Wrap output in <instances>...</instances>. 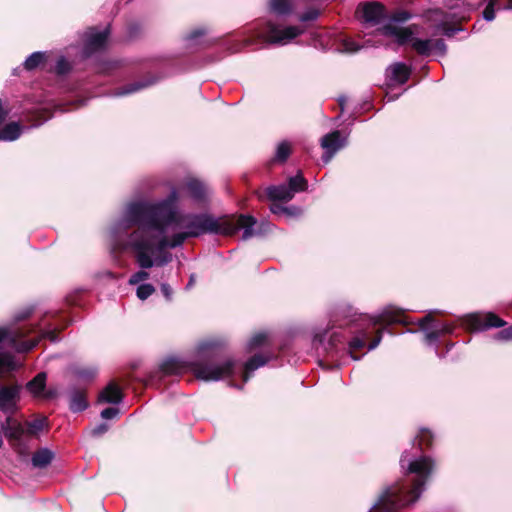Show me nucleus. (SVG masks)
<instances>
[{"mask_svg":"<svg viewBox=\"0 0 512 512\" xmlns=\"http://www.w3.org/2000/svg\"><path fill=\"white\" fill-rule=\"evenodd\" d=\"M177 201L178 192L173 188L163 200L128 203L110 228L111 250L131 253L142 268L163 267L173 259L168 249L180 247L188 238L203 234L230 236L239 229L244 230L243 240L256 234L253 216L240 215L233 222L208 213L180 214Z\"/></svg>","mask_w":512,"mask_h":512,"instance_id":"1","label":"nucleus"},{"mask_svg":"<svg viewBox=\"0 0 512 512\" xmlns=\"http://www.w3.org/2000/svg\"><path fill=\"white\" fill-rule=\"evenodd\" d=\"M400 465L405 474H414V479L410 484L386 487L369 512H398L400 507L413 504L421 496L434 468L432 459L405 451L401 456Z\"/></svg>","mask_w":512,"mask_h":512,"instance_id":"2","label":"nucleus"},{"mask_svg":"<svg viewBox=\"0 0 512 512\" xmlns=\"http://www.w3.org/2000/svg\"><path fill=\"white\" fill-rule=\"evenodd\" d=\"M190 368L197 379L219 381L235 374L236 362L225 359L223 348L215 341L202 342L198 347V359L185 362L179 358H168L160 366L163 374H181Z\"/></svg>","mask_w":512,"mask_h":512,"instance_id":"3","label":"nucleus"},{"mask_svg":"<svg viewBox=\"0 0 512 512\" xmlns=\"http://www.w3.org/2000/svg\"><path fill=\"white\" fill-rule=\"evenodd\" d=\"M41 338L56 342L58 337L55 326L53 324L30 328L0 326V372L5 368H11L13 364L11 355L4 351L5 349L26 353L35 348Z\"/></svg>","mask_w":512,"mask_h":512,"instance_id":"4","label":"nucleus"},{"mask_svg":"<svg viewBox=\"0 0 512 512\" xmlns=\"http://www.w3.org/2000/svg\"><path fill=\"white\" fill-rule=\"evenodd\" d=\"M45 427V417L36 418L32 421L22 423L17 419L8 416L1 424V429L5 437L19 452H23L26 449V439L38 436Z\"/></svg>","mask_w":512,"mask_h":512,"instance_id":"5","label":"nucleus"},{"mask_svg":"<svg viewBox=\"0 0 512 512\" xmlns=\"http://www.w3.org/2000/svg\"><path fill=\"white\" fill-rule=\"evenodd\" d=\"M381 30L384 35L395 37L399 45L409 43L413 50L421 56H429L432 52V40L414 37L410 28H398L389 23Z\"/></svg>","mask_w":512,"mask_h":512,"instance_id":"6","label":"nucleus"},{"mask_svg":"<svg viewBox=\"0 0 512 512\" xmlns=\"http://www.w3.org/2000/svg\"><path fill=\"white\" fill-rule=\"evenodd\" d=\"M302 32L303 30L296 26H282L268 21L258 35L271 44L286 45Z\"/></svg>","mask_w":512,"mask_h":512,"instance_id":"7","label":"nucleus"},{"mask_svg":"<svg viewBox=\"0 0 512 512\" xmlns=\"http://www.w3.org/2000/svg\"><path fill=\"white\" fill-rule=\"evenodd\" d=\"M356 17L363 23L374 26L387 18L385 7L375 1L363 2L357 6Z\"/></svg>","mask_w":512,"mask_h":512,"instance_id":"8","label":"nucleus"},{"mask_svg":"<svg viewBox=\"0 0 512 512\" xmlns=\"http://www.w3.org/2000/svg\"><path fill=\"white\" fill-rule=\"evenodd\" d=\"M465 324L472 330L482 331L489 328L503 327L506 322L496 314L489 312L486 314H470L466 317Z\"/></svg>","mask_w":512,"mask_h":512,"instance_id":"9","label":"nucleus"},{"mask_svg":"<svg viewBox=\"0 0 512 512\" xmlns=\"http://www.w3.org/2000/svg\"><path fill=\"white\" fill-rule=\"evenodd\" d=\"M109 33V26L101 31L96 28H90L86 33V38L84 41V56L90 57L92 54L103 50L105 48Z\"/></svg>","mask_w":512,"mask_h":512,"instance_id":"10","label":"nucleus"},{"mask_svg":"<svg viewBox=\"0 0 512 512\" xmlns=\"http://www.w3.org/2000/svg\"><path fill=\"white\" fill-rule=\"evenodd\" d=\"M347 137H342L340 131L336 130L324 135L321 138V147L324 149L322 161L328 164L333 156L346 145Z\"/></svg>","mask_w":512,"mask_h":512,"instance_id":"11","label":"nucleus"},{"mask_svg":"<svg viewBox=\"0 0 512 512\" xmlns=\"http://www.w3.org/2000/svg\"><path fill=\"white\" fill-rule=\"evenodd\" d=\"M19 392L18 386H0V411L13 414L17 409Z\"/></svg>","mask_w":512,"mask_h":512,"instance_id":"12","label":"nucleus"},{"mask_svg":"<svg viewBox=\"0 0 512 512\" xmlns=\"http://www.w3.org/2000/svg\"><path fill=\"white\" fill-rule=\"evenodd\" d=\"M386 73L391 82L403 85L409 79L411 69L403 62H396L387 68Z\"/></svg>","mask_w":512,"mask_h":512,"instance_id":"13","label":"nucleus"},{"mask_svg":"<svg viewBox=\"0 0 512 512\" xmlns=\"http://www.w3.org/2000/svg\"><path fill=\"white\" fill-rule=\"evenodd\" d=\"M186 190L195 202H204L209 194V189L202 181L190 178L185 183Z\"/></svg>","mask_w":512,"mask_h":512,"instance_id":"14","label":"nucleus"},{"mask_svg":"<svg viewBox=\"0 0 512 512\" xmlns=\"http://www.w3.org/2000/svg\"><path fill=\"white\" fill-rule=\"evenodd\" d=\"M431 321H432V316L427 315V316L423 317L421 320H419V327L424 332L425 342L428 345L435 346V352H436V354H438L437 343L441 336L439 334V331H437V329L434 327V325L431 324Z\"/></svg>","mask_w":512,"mask_h":512,"instance_id":"15","label":"nucleus"},{"mask_svg":"<svg viewBox=\"0 0 512 512\" xmlns=\"http://www.w3.org/2000/svg\"><path fill=\"white\" fill-rule=\"evenodd\" d=\"M88 407L86 392L83 389L73 387L69 391V408L72 412H82Z\"/></svg>","mask_w":512,"mask_h":512,"instance_id":"16","label":"nucleus"},{"mask_svg":"<svg viewBox=\"0 0 512 512\" xmlns=\"http://www.w3.org/2000/svg\"><path fill=\"white\" fill-rule=\"evenodd\" d=\"M123 399L121 389L114 382L109 383L99 394L100 403L119 404Z\"/></svg>","mask_w":512,"mask_h":512,"instance_id":"17","label":"nucleus"},{"mask_svg":"<svg viewBox=\"0 0 512 512\" xmlns=\"http://www.w3.org/2000/svg\"><path fill=\"white\" fill-rule=\"evenodd\" d=\"M266 194L273 201H290L294 197L286 184L269 186L266 188Z\"/></svg>","mask_w":512,"mask_h":512,"instance_id":"18","label":"nucleus"},{"mask_svg":"<svg viewBox=\"0 0 512 512\" xmlns=\"http://www.w3.org/2000/svg\"><path fill=\"white\" fill-rule=\"evenodd\" d=\"M24 129L25 127L20 123L10 122L0 129V140L5 142L15 141L21 136Z\"/></svg>","mask_w":512,"mask_h":512,"instance_id":"19","label":"nucleus"},{"mask_svg":"<svg viewBox=\"0 0 512 512\" xmlns=\"http://www.w3.org/2000/svg\"><path fill=\"white\" fill-rule=\"evenodd\" d=\"M400 314H401V312L398 309H396L392 306H389V307L384 308L383 311L381 313H379L378 315H375L372 318V321H373L374 325H382V324L398 322V321H400Z\"/></svg>","mask_w":512,"mask_h":512,"instance_id":"20","label":"nucleus"},{"mask_svg":"<svg viewBox=\"0 0 512 512\" xmlns=\"http://www.w3.org/2000/svg\"><path fill=\"white\" fill-rule=\"evenodd\" d=\"M269 361V357H265L262 354H255L252 356L244 365V371L242 375L243 382L246 383L251 373H253L259 367L264 366Z\"/></svg>","mask_w":512,"mask_h":512,"instance_id":"21","label":"nucleus"},{"mask_svg":"<svg viewBox=\"0 0 512 512\" xmlns=\"http://www.w3.org/2000/svg\"><path fill=\"white\" fill-rule=\"evenodd\" d=\"M54 459V453L48 448H40L31 458V463L35 468H46Z\"/></svg>","mask_w":512,"mask_h":512,"instance_id":"22","label":"nucleus"},{"mask_svg":"<svg viewBox=\"0 0 512 512\" xmlns=\"http://www.w3.org/2000/svg\"><path fill=\"white\" fill-rule=\"evenodd\" d=\"M155 83V80H148V81H137L134 83L127 84L123 88L117 89L114 92L115 96H125L134 92H137L141 89H144L152 84Z\"/></svg>","mask_w":512,"mask_h":512,"instance_id":"23","label":"nucleus"},{"mask_svg":"<svg viewBox=\"0 0 512 512\" xmlns=\"http://www.w3.org/2000/svg\"><path fill=\"white\" fill-rule=\"evenodd\" d=\"M368 338V333L362 331L360 335L355 336L349 342V354L353 360H359L361 357L356 356L355 352L359 349H362L366 346V340Z\"/></svg>","mask_w":512,"mask_h":512,"instance_id":"24","label":"nucleus"},{"mask_svg":"<svg viewBox=\"0 0 512 512\" xmlns=\"http://www.w3.org/2000/svg\"><path fill=\"white\" fill-rule=\"evenodd\" d=\"M286 185L289 187V190L292 191L293 196H295L297 192L306 191L308 188V183L300 172L295 176L289 177Z\"/></svg>","mask_w":512,"mask_h":512,"instance_id":"25","label":"nucleus"},{"mask_svg":"<svg viewBox=\"0 0 512 512\" xmlns=\"http://www.w3.org/2000/svg\"><path fill=\"white\" fill-rule=\"evenodd\" d=\"M270 10L277 15H288L292 11L289 0H269Z\"/></svg>","mask_w":512,"mask_h":512,"instance_id":"26","label":"nucleus"},{"mask_svg":"<svg viewBox=\"0 0 512 512\" xmlns=\"http://www.w3.org/2000/svg\"><path fill=\"white\" fill-rule=\"evenodd\" d=\"M46 373H38L31 381L27 383V389L34 395H39L45 388Z\"/></svg>","mask_w":512,"mask_h":512,"instance_id":"27","label":"nucleus"},{"mask_svg":"<svg viewBox=\"0 0 512 512\" xmlns=\"http://www.w3.org/2000/svg\"><path fill=\"white\" fill-rule=\"evenodd\" d=\"M206 34L207 29L204 27L194 29L185 37L186 45L188 47H193L201 44L200 39L203 38Z\"/></svg>","mask_w":512,"mask_h":512,"instance_id":"28","label":"nucleus"},{"mask_svg":"<svg viewBox=\"0 0 512 512\" xmlns=\"http://www.w3.org/2000/svg\"><path fill=\"white\" fill-rule=\"evenodd\" d=\"M45 53L34 52L24 61L23 65L27 71H32L44 62Z\"/></svg>","mask_w":512,"mask_h":512,"instance_id":"29","label":"nucleus"},{"mask_svg":"<svg viewBox=\"0 0 512 512\" xmlns=\"http://www.w3.org/2000/svg\"><path fill=\"white\" fill-rule=\"evenodd\" d=\"M433 441V435L428 429H421L416 436L414 445L417 444L419 450L422 451L424 447H429Z\"/></svg>","mask_w":512,"mask_h":512,"instance_id":"30","label":"nucleus"},{"mask_svg":"<svg viewBox=\"0 0 512 512\" xmlns=\"http://www.w3.org/2000/svg\"><path fill=\"white\" fill-rule=\"evenodd\" d=\"M267 338H268L267 333H264V332L256 333L249 339V341L247 343L248 350L252 351L256 348L261 347L262 345H264L266 343Z\"/></svg>","mask_w":512,"mask_h":512,"instance_id":"31","label":"nucleus"},{"mask_svg":"<svg viewBox=\"0 0 512 512\" xmlns=\"http://www.w3.org/2000/svg\"><path fill=\"white\" fill-rule=\"evenodd\" d=\"M291 153L290 144L287 141H283L278 144L275 154V160L279 162H285Z\"/></svg>","mask_w":512,"mask_h":512,"instance_id":"32","label":"nucleus"},{"mask_svg":"<svg viewBox=\"0 0 512 512\" xmlns=\"http://www.w3.org/2000/svg\"><path fill=\"white\" fill-rule=\"evenodd\" d=\"M137 265L140 267V270L130 276V285L139 284L140 282L147 280L150 276L149 272L146 271L148 268H142L138 263Z\"/></svg>","mask_w":512,"mask_h":512,"instance_id":"33","label":"nucleus"},{"mask_svg":"<svg viewBox=\"0 0 512 512\" xmlns=\"http://www.w3.org/2000/svg\"><path fill=\"white\" fill-rule=\"evenodd\" d=\"M155 292V288L151 284H141L137 287V297L141 300H145Z\"/></svg>","mask_w":512,"mask_h":512,"instance_id":"34","label":"nucleus"},{"mask_svg":"<svg viewBox=\"0 0 512 512\" xmlns=\"http://www.w3.org/2000/svg\"><path fill=\"white\" fill-rule=\"evenodd\" d=\"M76 376L80 379L89 381L97 375V369L95 367H86L76 370Z\"/></svg>","mask_w":512,"mask_h":512,"instance_id":"35","label":"nucleus"},{"mask_svg":"<svg viewBox=\"0 0 512 512\" xmlns=\"http://www.w3.org/2000/svg\"><path fill=\"white\" fill-rule=\"evenodd\" d=\"M71 70L70 63L66 60L65 57H60L55 65V72L58 75H65Z\"/></svg>","mask_w":512,"mask_h":512,"instance_id":"36","label":"nucleus"},{"mask_svg":"<svg viewBox=\"0 0 512 512\" xmlns=\"http://www.w3.org/2000/svg\"><path fill=\"white\" fill-rule=\"evenodd\" d=\"M431 324H433L434 327L437 329V331H439L440 336L446 335V334H451L454 329V327L451 324L436 321L433 317H432Z\"/></svg>","mask_w":512,"mask_h":512,"instance_id":"37","label":"nucleus"},{"mask_svg":"<svg viewBox=\"0 0 512 512\" xmlns=\"http://www.w3.org/2000/svg\"><path fill=\"white\" fill-rule=\"evenodd\" d=\"M463 0H445L444 5L445 7L451 11V14L456 19H463L464 16L460 15L458 12L455 11L460 6V2L462 3Z\"/></svg>","mask_w":512,"mask_h":512,"instance_id":"38","label":"nucleus"},{"mask_svg":"<svg viewBox=\"0 0 512 512\" xmlns=\"http://www.w3.org/2000/svg\"><path fill=\"white\" fill-rule=\"evenodd\" d=\"M412 17V15L404 10L395 12L391 17L390 20L393 23H404L407 20H409Z\"/></svg>","mask_w":512,"mask_h":512,"instance_id":"39","label":"nucleus"},{"mask_svg":"<svg viewBox=\"0 0 512 512\" xmlns=\"http://www.w3.org/2000/svg\"><path fill=\"white\" fill-rule=\"evenodd\" d=\"M435 51L436 54L444 56L447 52V46L443 39L432 40V51Z\"/></svg>","mask_w":512,"mask_h":512,"instance_id":"40","label":"nucleus"},{"mask_svg":"<svg viewBox=\"0 0 512 512\" xmlns=\"http://www.w3.org/2000/svg\"><path fill=\"white\" fill-rule=\"evenodd\" d=\"M361 49V47L352 40H344L343 51L348 53H354Z\"/></svg>","mask_w":512,"mask_h":512,"instance_id":"41","label":"nucleus"},{"mask_svg":"<svg viewBox=\"0 0 512 512\" xmlns=\"http://www.w3.org/2000/svg\"><path fill=\"white\" fill-rule=\"evenodd\" d=\"M119 413V409L115 407H108L102 410L101 417L103 419L109 420L115 418Z\"/></svg>","mask_w":512,"mask_h":512,"instance_id":"42","label":"nucleus"},{"mask_svg":"<svg viewBox=\"0 0 512 512\" xmlns=\"http://www.w3.org/2000/svg\"><path fill=\"white\" fill-rule=\"evenodd\" d=\"M318 15L319 11L317 9H310L300 16V20L303 22L312 21L315 20L318 17Z\"/></svg>","mask_w":512,"mask_h":512,"instance_id":"43","label":"nucleus"},{"mask_svg":"<svg viewBox=\"0 0 512 512\" xmlns=\"http://www.w3.org/2000/svg\"><path fill=\"white\" fill-rule=\"evenodd\" d=\"M108 429H109L108 424L100 423L91 430V435L94 437H99V436L105 434L108 431Z\"/></svg>","mask_w":512,"mask_h":512,"instance_id":"44","label":"nucleus"},{"mask_svg":"<svg viewBox=\"0 0 512 512\" xmlns=\"http://www.w3.org/2000/svg\"><path fill=\"white\" fill-rule=\"evenodd\" d=\"M483 18L486 21H492L495 19V8L492 5H487L483 11Z\"/></svg>","mask_w":512,"mask_h":512,"instance_id":"45","label":"nucleus"},{"mask_svg":"<svg viewBox=\"0 0 512 512\" xmlns=\"http://www.w3.org/2000/svg\"><path fill=\"white\" fill-rule=\"evenodd\" d=\"M284 214H286L290 217H298L302 214V210H301V208H299L297 206H290V207H286Z\"/></svg>","mask_w":512,"mask_h":512,"instance_id":"46","label":"nucleus"},{"mask_svg":"<svg viewBox=\"0 0 512 512\" xmlns=\"http://www.w3.org/2000/svg\"><path fill=\"white\" fill-rule=\"evenodd\" d=\"M497 336L502 340H512V325L500 331Z\"/></svg>","mask_w":512,"mask_h":512,"instance_id":"47","label":"nucleus"},{"mask_svg":"<svg viewBox=\"0 0 512 512\" xmlns=\"http://www.w3.org/2000/svg\"><path fill=\"white\" fill-rule=\"evenodd\" d=\"M161 292L168 301L172 299V288L170 287L169 284H161Z\"/></svg>","mask_w":512,"mask_h":512,"instance_id":"48","label":"nucleus"},{"mask_svg":"<svg viewBox=\"0 0 512 512\" xmlns=\"http://www.w3.org/2000/svg\"><path fill=\"white\" fill-rule=\"evenodd\" d=\"M381 339H382L381 331H378L377 336L369 343L368 350L375 349L381 342Z\"/></svg>","mask_w":512,"mask_h":512,"instance_id":"49","label":"nucleus"},{"mask_svg":"<svg viewBox=\"0 0 512 512\" xmlns=\"http://www.w3.org/2000/svg\"><path fill=\"white\" fill-rule=\"evenodd\" d=\"M327 334H328L327 330H324L323 332H317L314 335V342H318V343L322 344L325 341Z\"/></svg>","mask_w":512,"mask_h":512,"instance_id":"50","label":"nucleus"},{"mask_svg":"<svg viewBox=\"0 0 512 512\" xmlns=\"http://www.w3.org/2000/svg\"><path fill=\"white\" fill-rule=\"evenodd\" d=\"M341 341V336L337 332H333L329 337V344L331 346H336L337 343H340Z\"/></svg>","mask_w":512,"mask_h":512,"instance_id":"51","label":"nucleus"},{"mask_svg":"<svg viewBox=\"0 0 512 512\" xmlns=\"http://www.w3.org/2000/svg\"><path fill=\"white\" fill-rule=\"evenodd\" d=\"M285 209H286V207H283V206H281L279 204H272L270 206V211L273 214H276V215L281 214V213H285Z\"/></svg>","mask_w":512,"mask_h":512,"instance_id":"52","label":"nucleus"},{"mask_svg":"<svg viewBox=\"0 0 512 512\" xmlns=\"http://www.w3.org/2000/svg\"><path fill=\"white\" fill-rule=\"evenodd\" d=\"M31 310L30 309H27L23 312H20L18 314L15 315V321L18 322V321H22L24 319H26L27 317H29V315L31 314Z\"/></svg>","mask_w":512,"mask_h":512,"instance_id":"53","label":"nucleus"},{"mask_svg":"<svg viewBox=\"0 0 512 512\" xmlns=\"http://www.w3.org/2000/svg\"><path fill=\"white\" fill-rule=\"evenodd\" d=\"M459 29L444 27L443 34L447 37H452Z\"/></svg>","mask_w":512,"mask_h":512,"instance_id":"54","label":"nucleus"},{"mask_svg":"<svg viewBox=\"0 0 512 512\" xmlns=\"http://www.w3.org/2000/svg\"><path fill=\"white\" fill-rule=\"evenodd\" d=\"M7 112L3 110L2 100L0 99V124L6 119Z\"/></svg>","mask_w":512,"mask_h":512,"instance_id":"55","label":"nucleus"},{"mask_svg":"<svg viewBox=\"0 0 512 512\" xmlns=\"http://www.w3.org/2000/svg\"><path fill=\"white\" fill-rule=\"evenodd\" d=\"M194 280H195V276H194V275H191V276H190V279H189V282H188V284H187V286H186V288H187V289H189V288L193 285Z\"/></svg>","mask_w":512,"mask_h":512,"instance_id":"56","label":"nucleus"},{"mask_svg":"<svg viewBox=\"0 0 512 512\" xmlns=\"http://www.w3.org/2000/svg\"><path fill=\"white\" fill-rule=\"evenodd\" d=\"M502 9H504V10H512V0H508V3L505 6H503Z\"/></svg>","mask_w":512,"mask_h":512,"instance_id":"57","label":"nucleus"},{"mask_svg":"<svg viewBox=\"0 0 512 512\" xmlns=\"http://www.w3.org/2000/svg\"><path fill=\"white\" fill-rule=\"evenodd\" d=\"M499 3V0H489L487 5H492V7L495 8V6Z\"/></svg>","mask_w":512,"mask_h":512,"instance_id":"58","label":"nucleus"},{"mask_svg":"<svg viewBox=\"0 0 512 512\" xmlns=\"http://www.w3.org/2000/svg\"><path fill=\"white\" fill-rule=\"evenodd\" d=\"M46 120H47V118H46V119H44L42 122L37 123V124H36V125H34V126H35V127L40 126V125H41L44 121H46Z\"/></svg>","mask_w":512,"mask_h":512,"instance_id":"59","label":"nucleus"},{"mask_svg":"<svg viewBox=\"0 0 512 512\" xmlns=\"http://www.w3.org/2000/svg\"><path fill=\"white\" fill-rule=\"evenodd\" d=\"M395 100V97L389 96V101Z\"/></svg>","mask_w":512,"mask_h":512,"instance_id":"60","label":"nucleus"},{"mask_svg":"<svg viewBox=\"0 0 512 512\" xmlns=\"http://www.w3.org/2000/svg\"><path fill=\"white\" fill-rule=\"evenodd\" d=\"M340 105L343 106V99H340Z\"/></svg>","mask_w":512,"mask_h":512,"instance_id":"61","label":"nucleus"}]
</instances>
